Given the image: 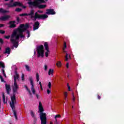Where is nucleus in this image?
<instances>
[{"mask_svg": "<svg viewBox=\"0 0 124 124\" xmlns=\"http://www.w3.org/2000/svg\"><path fill=\"white\" fill-rule=\"evenodd\" d=\"M44 66H45V71L47 70V69L48 68L47 65L46 64H45Z\"/></svg>", "mask_w": 124, "mask_h": 124, "instance_id": "nucleus-46", "label": "nucleus"}, {"mask_svg": "<svg viewBox=\"0 0 124 124\" xmlns=\"http://www.w3.org/2000/svg\"><path fill=\"white\" fill-rule=\"evenodd\" d=\"M13 92H14V93H15L16 92V87H15L13 89Z\"/></svg>", "mask_w": 124, "mask_h": 124, "instance_id": "nucleus-47", "label": "nucleus"}, {"mask_svg": "<svg viewBox=\"0 0 124 124\" xmlns=\"http://www.w3.org/2000/svg\"><path fill=\"white\" fill-rule=\"evenodd\" d=\"M41 124H47V116L46 113H43L42 112L40 116Z\"/></svg>", "mask_w": 124, "mask_h": 124, "instance_id": "nucleus-5", "label": "nucleus"}, {"mask_svg": "<svg viewBox=\"0 0 124 124\" xmlns=\"http://www.w3.org/2000/svg\"><path fill=\"white\" fill-rule=\"evenodd\" d=\"M0 79L1 82H4V80L2 76H1V75H0Z\"/></svg>", "mask_w": 124, "mask_h": 124, "instance_id": "nucleus-39", "label": "nucleus"}, {"mask_svg": "<svg viewBox=\"0 0 124 124\" xmlns=\"http://www.w3.org/2000/svg\"><path fill=\"white\" fill-rule=\"evenodd\" d=\"M39 22L37 21V22H35L34 25H33V31H36V30H38L39 28Z\"/></svg>", "mask_w": 124, "mask_h": 124, "instance_id": "nucleus-12", "label": "nucleus"}, {"mask_svg": "<svg viewBox=\"0 0 124 124\" xmlns=\"http://www.w3.org/2000/svg\"><path fill=\"white\" fill-rule=\"evenodd\" d=\"M16 79H17L18 80L19 79V76L18 74V73H17V75H16Z\"/></svg>", "mask_w": 124, "mask_h": 124, "instance_id": "nucleus-48", "label": "nucleus"}, {"mask_svg": "<svg viewBox=\"0 0 124 124\" xmlns=\"http://www.w3.org/2000/svg\"><path fill=\"white\" fill-rule=\"evenodd\" d=\"M22 3L21 2H19L18 1H15L14 2V4H13V7H16V6H20L22 7Z\"/></svg>", "mask_w": 124, "mask_h": 124, "instance_id": "nucleus-15", "label": "nucleus"}, {"mask_svg": "<svg viewBox=\"0 0 124 124\" xmlns=\"http://www.w3.org/2000/svg\"><path fill=\"white\" fill-rule=\"evenodd\" d=\"M13 33L12 34V35L11 36V42L13 44H14V47L16 48H17L19 43L18 42H16V40H19V39H16V37H15L16 39H14L15 37H12Z\"/></svg>", "mask_w": 124, "mask_h": 124, "instance_id": "nucleus-9", "label": "nucleus"}, {"mask_svg": "<svg viewBox=\"0 0 124 124\" xmlns=\"http://www.w3.org/2000/svg\"><path fill=\"white\" fill-rule=\"evenodd\" d=\"M25 68H26V70H27V71H28V72L31 71V69L30 66H29V65H25Z\"/></svg>", "mask_w": 124, "mask_h": 124, "instance_id": "nucleus-25", "label": "nucleus"}, {"mask_svg": "<svg viewBox=\"0 0 124 124\" xmlns=\"http://www.w3.org/2000/svg\"><path fill=\"white\" fill-rule=\"evenodd\" d=\"M14 86H15V89L16 90V91L17 92L19 87H18V85L17 84L16 77L15 75L14 76Z\"/></svg>", "mask_w": 124, "mask_h": 124, "instance_id": "nucleus-13", "label": "nucleus"}, {"mask_svg": "<svg viewBox=\"0 0 124 124\" xmlns=\"http://www.w3.org/2000/svg\"><path fill=\"white\" fill-rule=\"evenodd\" d=\"M55 14L56 12L52 8H49V9H46V14H41V15H46L47 16V18H48V15H55Z\"/></svg>", "mask_w": 124, "mask_h": 124, "instance_id": "nucleus-7", "label": "nucleus"}, {"mask_svg": "<svg viewBox=\"0 0 124 124\" xmlns=\"http://www.w3.org/2000/svg\"><path fill=\"white\" fill-rule=\"evenodd\" d=\"M22 9L21 8H16L15 11L16 12H21Z\"/></svg>", "mask_w": 124, "mask_h": 124, "instance_id": "nucleus-30", "label": "nucleus"}, {"mask_svg": "<svg viewBox=\"0 0 124 124\" xmlns=\"http://www.w3.org/2000/svg\"><path fill=\"white\" fill-rule=\"evenodd\" d=\"M64 100H66V98L67 97V93L66 92L64 93Z\"/></svg>", "mask_w": 124, "mask_h": 124, "instance_id": "nucleus-33", "label": "nucleus"}, {"mask_svg": "<svg viewBox=\"0 0 124 124\" xmlns=\"http://www.w3.org/2000/svg\"><path fill=\"white\" fill-rule=\"evenodd\" d=\"M10 37V35H7L5 36V38H6V39H9Z\"/></svg>", "mask_w": 124, "mask_h": 124, "instance_id": "nucleus-45", "label": "nucleus"}, {"mask_svg": "<svg viewBox=\"0 0 124 124\" xmlns=\"http://www.w3.org/2000/svg\"><path fill=\"white\" fill-rule=\"evenodd\" d=\"M46 92L47 93V94H49L50 93H51L50 90H49L48 89H47Z\"/></svg>", "mask_w": 124, "mask_h": 124, "instance_id": "nucleus-44", "label": "nucleus"}, {"mask_svg": "<svg viewBox=\"0 0 124 124\" xmlns=\"http://www.w3.org/2000/svg\"><path fill=\"white\" fill-rule=\"evenodd\" d=\"M39 85H40V87H41V82H39Z\"/></svg>", "mask_w": 124, "mask_h": 124, "instance_id": "nucleus-59", "label": "nucleus"}, {"mask_svg": "<svg viewBox=\"0 0 124 124\" xmlns=\"http://www.w3.org/2000/svg\"><path fill=\"white\" fill-rule=\"evenodd\" d=\"M69 64L68 62H67V63H66V66L67 68H69Z\"/></svg>", "mask_w": 124, "mask_h": 124, "instance_id": "nucleus-51", "label": "nucleus"}, {"mask_svg": "<svg viewBox=\"0 0 124 124\" xmlns=\"http://www.w3.org/2000/svg\"><path fill=\"white\" fill-rule=\"evenodd\" d=\"M13 112L14 113V116H15V117L16 118V120H18V118H17V113L15 110V109H14Z\"/></svg>", "mask_w": 124, "mask_h": 124, "instance_id": "nucleus-21", "label": "nucleus"}, {"mask_svg": "<svg viewBox=\"0 0 124 124\" xmlns=\"http://www.w3.org/2000/svg\"><path fill=\"white\" fill-rule=\"evenodd\" d=\"M44 46H45V49L46 51L47 50V49L49 48L48 42H45Z\"/></svg>", "mask_w": 124, "mask_h": 124, "instance_id": "nucleus-20", "label": "nucleus"}, {"mask_svg": "<svg viewBox=\"0 0 124 124\" xmlns=\"http://www.w3.org/2000/svg\"><path fill=\"white\" fill-rule=\"evenodd\" d=\"M67 86L68 89V87H69V84H67Z\"/></svg>", "mask_w": 124, "mask_h": 124, "instance_id": "nucleus-63", "label": "nucleus"}, {"mask_svg": "<svg viewBox=\"0 0 124 124\" xmlns=\"http://www.w3.org/2000/svg\"><path fill=\"white\" fill-rule=\"evenodd\" d=\"M71 57L70 56V55H69V59H71Z\"/></svg>", "mask_w": 124, "mask_h": 124, "instance_id": "nucleus-60", "label": "nucleus"}, {"mask_svg": "<svg viewBox=\"0 0 124 124\" xmlns=\"http://www.w3.org/2000/svg\"><path fill=\"white\" fill-rule=\"evenodd\" d=\"M38 12H39V13H43V11H42L41 10H38Z\"/></svg>", "mask_w": 124, "mask_h": 124, "instance_id": "nucleus-54", "label": "nucleus"}, {"mask_svg": "<svg viewBox=\"0 0 124 124\" xmlns=\"http://www.w3.org/2000/svg\"><path fill=\"white\" fill-rule=\"evenodd\" d=\"M68 60V55L67 53H66V55H65V61H66V62H67Z\"/></svg>", "mask_w": 124, "mask_h": 124, "instance_id": "nucleus-36", "label": "nucleus"}, {"mask_svg": "<svg viewBox=\"0 0 124 124\" xmlns=\"http://www.w3.org/2000/svg\"><path fill=\"white\" fill-rule=\"evenodd\" d=\"M5 5H7L8 8L13 7V4H11V3H5Z\"/></svg>", "mask_w": 124, "mask_h": 124, "instance_id": "nucleus-24", "label": "nucleus"}, {"mask_svg": "<svg viewBox=\"0 0 124 124\" xmlns=\"http://www.w3.org/2000/svg\"><path fill=\"white\" fill-rule=\"evenodd\" d=\"M73 101L74 102H75V97H74V93H73Z\"/></svg>", "mask_w": 124, "mask_h": 124, "instance_id": "nucleus-53", "label": "nucleus"}, {"mask_svg": "<svg viewBox=\"0 0 124 124\" xmlns=\"http://www.w3.org/2000/svg\"><path fill=\"white\" fill-rule=\"evenodd\" d=\"M12 103L10 104V106H11V108H12L13 111H14V109H15V102H16V94L14 93L13 96L11 97Z\"/></svg>", "mask_w": 124, "mask_h": 124, "instance_id": "nucleus-6", "label": "nucleus"}, {"mask_svg": "<svg viewBox=\"0 0 124 124\" xmlns=\"http://www.w3.org/2000/svg\"><path fill=\"white\" fill-rule=\"evenodd\" d=\"M36 78L37 82H39L40 80V78H39V75L38 73L36 74Z\"/></svg>", "mask_w": 124, "mask_h": 124, "instance_id": "nucleus-26", "label": "nucleus"}, {"mask_svg": "<svg viewBox=\"0 0 124 124\" xmlns=\"http://www.w3.org/2000/svg\"><path fill=\"white\" fill-rule=\"evenodd\" d=\"M39 111L40 112V119L42 112L44 111V109L42 106V104L41 102L39 103Z\"/></svg>", "mask_w": 124, "mask_h": 124, "instance_id": "nucleus-10", "label": "nucleus"}, {"mask_svg": "<svg viewBox=\"0 0 124 124\" xmlns=\"http://www.w3.org/2000/svg\"><path fill=\"white\" fill-rule=\"evenodd\" d=\"M63 46H64V47H63V50L64 51V52H65V51H64V50H65V49H66V47H67L66 42H64V45H63Z\"/></svg>", "mask_w": 124, "mask_h": 124, "instance_id": "nucleus-35", "label": "nucleus"}, {"mask_svg": "<svg viewBox=\"0 0 124 124\" xmlns=\"http://www.w3.org/2000/svg\"><path fill=\"white\" fill-rule=\"evenodd\" d=\"M15 74H16V77H17V70H16V71H15Z\"/></svg>", "mask_w": 124, "mask_h": 124, "instance_id": "nucleus-55", "label": "nucleus"}, {"mask_svg": "<svg viewBox=\"0 0 124 124\" xmlns=\"http://www.w3.org/2000/svg\"><path fill=\"white\" fill-rule=\"evenodd\" d=\"M16 21H17V23H19L20 20V18L19 17H17L16 18Z\"/></svg>", "mask_w": 124, "mask_h": 124, "instance_id": "nucleus-43", "label": "nucleus"}, {"mask_svg": "<svg viewBox=\"0 0 124 124\" xmlns=\"http://www.w3.org/2000/svg\"><path fill=\"white\" fill-rule=\"evenodd\" d=\"M61 117V115H56L55 116V118H60Z\"/></svg>", "mask_w": 124, "mask_h": 124, "instance_id": "nucleus-49", "label": "nucleus"}, {"mask_svg": "<svg viewBox=\"0 0 124 124\" xmlns=\"http://www.w3.org/2000/svg\"><path fill=\"white\" fill-rule=\"evenodd\" d=\"M57 66L58 67H61L62 66V62H58L56 63Z\"/></svg>", "mask_w": 124, "mask_h": 124, "instance_id": "nucleus-29", "label": "nucleus"}, {"mask_svg": "<svg viewBox=\"0 0 124 124\" xmlns=\"http://www.w3.org/2000/svg\"><path fill=\"white\" fill-rule=\"evenodd\" d=\"M10 16L8 15L6 16H2V17H0V21H6L9 19Z\"/></svg>", "mask_w": 124, "mask_h": 124, "instance_id": "nucleus-16", "label": "nucleus"}, {"mask_svg": "<svg viewBox=\"0 0 124 124\" xmlns=\"http://www.w3.org/2000/svg\"><path fill=\"white\" fill-rule=\"evenodd\" d=\"M50 124H54L53 123L50 122Z\"/></svg>", "mask_w": 124, "mask_h": 124, "instance_id": "nucleus-64", "label": "nucleus"}, {"mask_svg": "<svg viewBox=\"0 0 124 124\" xmlns=\"http://www.w3.org/2000/svg\"><path fill=\"white\" fill-rule=\"evenodd\" d=\"M5 87H6V91L7 92V94H10V91L11 90L10 86L6 84Z\"/></svg>", "mask_w": 124, "mask_h": 124, "instance_id": "nucleus-14", "label": "nucleus"}, {"mask_svg": "<svg viewBox=\"0 0 124 124\" xmlns=\"http://www.w3.org/2000/svg\"><path fill=\"white\" fill-rule=\"evenodd\" d=\"M21 79H22V81H24L25 80L24 74H22V75L21 76Z\"/></svg>", "mask_w": 124, "mask_h": 124, "instance_id": "nucleus-40", "label": "nucleus"}, {"mask_svg": "<svg viewBox=\"0 0 124 124\" xmlns=\"http://www.w3.org/2000/svg\"><path fill=\"white\" fill-rule=\"evenodd\" d=\"M27 34H28L27 37L29 38L31 36V33H30V31H27Z\"/></svg>", "mask_w": 124, "mask_h": 124, "instance_id": "nucleus-34", "label": "nucleus"}, {"mask_svg": "<svg viewBox=\"0 0 124 124\" xmlns=\"http://www.w3.org/2000/svg\"><path fill=\"white\" fill-rule=\"evenodd\" d=\"M15 21H10L9 22V25H10L9 28L10 29H14L15 28H16V26L15 24Z\"/></svg>", "mask_w": 124, "mask_h": 124, "instance_id": "nucleus-11", "label": "nucleus"}, {"mask_svg": "<svg viewBox=\"0 0 124 124\" xmlns=\"http://www.w3.org/2000/svg\"><path fill=\"white\" fill-rule=\"evenodd\" d=\"M0 43H1V44H3L4 43L3 40L2 38H0Z\"/></svg>", "mask_w": 124, "mask_h": 124, "instance_id": "nucleus-41", "label": "nucleus"}, {"mask_svg": "<svg viewBox=\"0 0 124 124\" xmlns=\"http://www.w3.org/2000/svg\"><path fill=\"white\" fill-rule=\"evenodd\" d=\"M97 98L98 99H101V96L99 94L97 95Z\"/></svg>", "mask_w": 124, "mask_h": 124, "instance_id": "nucleus-52", "label": "nucleus"}, {"mask_svg": "<svg viewBox=\"0 0 124 124\" xmlns=\"http://www.w3.org/2000/svg\"><path fill=\"white\" fill-rule=\"evenodd\" d=\"M51 86H52V84H51V82H48V85L47 86V87H48V89H51Z\"/></svg>", "mask_w": 124, "mask_h": 124, "instance_id": "nucleus-32", "label": "nucleus"}, {"mask_svg": "<svg viewBox=\"0 0 124 124\" xmlns=\"http://www.w3.org/2000/svg\"><path fill=\"white\" fill-rule=\"evenodd\" d=\"M0 58H1V56H0ZM0 67H2L3 68L5 67V64L2 62H0Z\"/></svg>", "mask_w": 124, "mask_h": 124, "instance_id": "nucleus-27", "label": "nucleus"}, {"mask_svg": "<svg viewBox=\"0 0 124 124\" xmlns=\"http://www.w3.org/2000/svg\"><path fill=\"white\" fill-rule=\"evenodd\" d=\"M2 98H3V103L4 104H5V103H6V102H5V95H4V93H3Z\"/></svg>", "mask_w": 124, "mask_h": 124, "instance_id": "nucleus-31", "label": "nucleus"}, {"mask_svg": "<svg viewBox=\"0 0 124 124\" xmlns=\"http://www.w3.org/2000/svg\"><path fill=\"white\" fill-rule=\"evenodd\" d=\"M53 73H54L53 69H52L51 68H50V69H49V70L48 71V75L50 76L51 74L52 75Z\"/></svg>", "mask_w": 124, "mask_h": 124, "instance_id": "nucleus-23", "label": "nucleus"}, {"mask_svg": "<svg viewBox=\"0 0 124 124\" xmlns=\"http://www.w3.org/2000/svg\"><path fill=\"white\" fill-rule=\"evenodd\" d=\"M11 49L9 47L6 48L5 52H4V54H10L11 53Z\"/></svg>", "mask_w": 124, "mask_h": 124, "instance_id": "nucleus-17", "label": "nucleus"}, {"mask_svg": "<svg viewBox=\"0 0 124 124\" xmlns=\"http://www.w3.org/2000/svg\"><path fill=\"white\" fill-rule=\"evenodd\" d=\"M42 87V84L41 83V85H40L41 90Z\"/></svg>", "mask_w": 124, "mask_h": 124, "instance_id": "nucleus-61", "label": "nucleus"}, {"mask_svg": "<svg viewBox=\"0 0 124 124\" xmlns=\"http://www.w3.org/2000/svg\"><path fill=\"white\" fill-rule=\"evenodd\" d=\"M29 81H30V83L31 85V91H32L33 94H35V90L34 89V86L32 76H30L29 77Z\"/></svg>", "mask_w": 124, "mask_h": 124, "instance_id": "nucleus-8", "label": "nucleus"}, {"mask_svg": "<svg viewBox=\"0 0 124 124\" xmlns=\"http://www.w3.org/2000/svg\"><path fill=\"white\" fill-rule=\"evenodd\" d=\"M55 124H58V121H57V118H56L55 117V121L54 122Z\"/></svg>", "mask_w": 124, "mask_h": 124, "instance_id": "nucleus-42", "label": "nucleus"}, {"mask_svg": "<svg viewBox=\"0 0 124 124\" xmlns=\"http://www.w3.org/2000/svg\"><path fill=\"white\" fill-rule=\"evenodd\" d=\"M14 2V0H11V2Z\"/></svg>", "mask_w": 124, "mask_h": 124, "instance_id": "nucleus-62", "label": "nucleus"}, {"mask_svg": "<svg viewBox=\"0 0 124 124\" xmlns=\"http://www.w3.org/2000/svg\"><path fill=\"white\" fill-rule=\"evenodd\" d=\"M34 9H31L30 10V13H23L22 14H20L19 16L21 17L24 16H30L31 19L33 18V21H36L37 19L38 20H45V19H46L48 16L47 15H42V14H38L37 12H36L34 14Z\"/></svg>", "mask_w": 124, "mask_h": 124, "instance_id": "nucleus-2", "label": "nucleus"}, {"mask_svg": "<svg viewBox=\"0 0 124 124\" xmlns=\"http://www.w3.org/2000/svg\"><path fill=\"white\" fill-rule=\"evenodd\" d=\"M2 74H3V75L6 78V75L5 73V70L4 69H2Z\"/></svg>", "mask_w": 124, "mask_h": 124, "instance_id": "nucleus-38", "label": "nucleus"}, {"mask_svg": "<svg viewBox=\"0 0 124 124\" xmlns=\"http://www.w3.org/2000/svg\"><path fill=\"white\" fill-rule=\"evenodd\" d=\"M3 27H4V25L3 24H0V28H2Z\"/></svg>", "mask_w": 124, "mask_h": 124, "instance_id": "nucleus-50", "label": "nucleus"}, {"mask_svg": "<svg viewBox=\"0 0 124 124\" xmlns=\"http://www.w3.org/2000/svg\"><path fill=\"white\" fill-rule=\"evenodd\" d=\"M68 90L70 91V87L69 85L68 86Z\"/></svg>", "mask_w": 124, "mask_h": 124, "instance_id": "nucleus-58", "label": "nucleus"}, {"mask_svg": "<svg viewBox=\"0 0 124 124\" xmlns=\"http://www.w3.org/2000/svg\"><path fill=\"white\" fill-rule=\"evenodd\" d=\"M43 2H45V0H35V1H31V0H29L28 4L38 7L39 9H44L46 5V4H41Z\"/></svg>", "mask_w": 124, "mask_h": 124, "instance_id": "nucleus-3", "label": "nucleus"}, {"mask_svg": "<svg viewBox=\"0 0 124 124\" xmlns=\"http://www.w3.org/2000/svg\"><path fill=\"white\" fill-rule=\"evenodd\" d=\"M9 12V11L7 10H4L3 8H0V13H8Z\"/></svg>", "mask_w": 124, "mask_h": 124, "instance_id": "nucleus-19", "label": "nucleus"}, {"mask_svg": "<svg viewBox=\"0 0 124 124\" xmlns=\"http://www.w3.org/2000/svg\"><path fill=\"white\" fill-rule=\"evenodd\" d=\"M0 33H1V34H4V33H5V31L2 30H0Z\"/></svg>", "mask_w": 124, "mask_h": 124, "instance_id": "nucleus-37", "label": "nucleus"}, {"mask_svg": "<svg viewBox=\"0 0 124 124\" xmlns=\"http://www.w3.org/2000/svg\"><path fill=\"white\" fill-rule=\"evenodd\" d=\"M24 87L27 90V91L28 92V93H29V94H30V95H31L32 93H31V90H30L29 89V88H28V86L26 85H25V86H24Z\"/></svg>", "mask_w": 124, "mask_h": 124, "instance_id": "nucleus-22", "label": "nucleus"}, {"mask_svg": "<svg viewBox=\"0 0 124 124\" xmlns=\"http://www.w3.org/2000/svg\"><path fill=\"white\" fill-rule=\"evenodd\" d=\"M49 52V47L47 48L46 52V57L47 58L48 57V53Z\"/></svg>", "mask_w": 124, "mask_h": 124, "instance_id": "nucleus-28", "label": "nucleus"}, {"mask_svg": "<svg viewBox=\"0 0 124 124\" xmlns=\"http://www.w3.org/2000/svg\"><path fill=\"white\" fill-rule=\"evenodd\" d=\"M21 7H22L23 8H26V6H24L22 3V5L21 6Z\"/></svg>", "mask_w": 124, "mask_h": 124, "instance_id": "nucleus-56", "label": "nucleus"}, {"mask_svg": "<svg viewBox=\"0 0 124 124\" xmlns=\"http://www.w3.org/2000/svg\"><path fill=\"white\" fill-rule=\"evenodd\" d=\"M37 56L38 58L44 57V47L43 45H40L37 47Z\"/></svg>", "mask_w": 124, "mask_h": 124, "instance_id": "nucleus-4", "label": "nucleus"}, {"mask_svg": "<svg viewBox=\"0 0 124 124\" xmlns=\"http://www.w3.org/2000/svg\"><path fill=\"white\" fill-rule=\"evenodd\" d=\"M36 97H37V99H38V98H39V95H38V94H36Z\"/></svg>", "mask_w": 124, "mask_h": 124, "instance_id": "nucleus-57", "label": "nucleus"}, {"mask_svg": "<svg viewBox=\"0 0 124 124\" xmlns=\"http://www.w3.org/2000/svg\"><path fill=\"white\" fill-rule=\"evenodd\" d=\"M29 24H21L19 25V27L14 30L13 32L12 37H16V39H19L21 38H25V35L23 34V32L26 31L29 28Z\"/></svg>", "mask_w": 124, "mask_h": 124, "instance_id": "nucleus-1", "label": "nucleus"}, {"mask_svg": "<svg viewBox=\"0 0 124 124\" xmlns=\"http://www.w3.org/2000/svg\"><path fill=\"white\" fill-rule=\"evenodd\" d=\"M31 116L32 117V118H33V119H34V121H36L37 118H36V117H35V114H34V113H33V111H31Z\"/></svg>", "mask_w": 124, "mask_h": 124, "instance_id": "nucleus-18", "label": "nucleus"}]
</instances>
